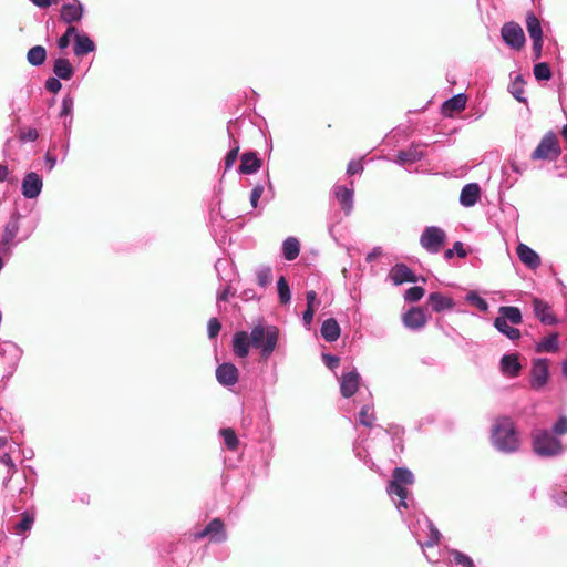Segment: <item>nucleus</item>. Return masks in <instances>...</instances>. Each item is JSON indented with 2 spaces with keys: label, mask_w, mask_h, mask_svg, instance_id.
Here are the masks:
<instances>
[{
  "label": "nucleus",
  "mask_w": 567,
  "mask_h": 567,
  "mask_svg": "<svg viewBox=\"0 0 567 567\" xmlns=\"http://www.w3.org/2000/svg\"><path fill=\"white\" fill-rule=\"evenodd\" d=\"M492 444L502 452L512 453L519 447V437L514 421L508 416L497 417L491 430Z\"/></svg>",
  "instance_id": "f257e3e1"
},
{
  "label": "nucleus",
  "mask_w": 567,
  "mask_h": 567,
  "mask_svg": "<svg viewBox=\"0 0 567 567\" xmlns=\"http://www.w3.org/2000/svg\"><path fill=\"white\" fill-rule=\"evenodd\" d=\"M250 340L251 346L259 350L261 359L267 360L277 347L279 329L276 326L258 323L251 329Z\"/></svg>",
  "instance_id": "f03ea898"
},
{
  "label": "nucleus",
  "mask_w": 567,
  "mask_h": 567,
  "mask_svg": "<svg viewBox=\"0 0 567 567\" xmlns=\"http://www.w3.org/2000/svg\"><path fill=\"white\" fill-rule=\"evenodd\" d=\"M560 152L558 137L555 133L548 132L543 136L539 144L532 153L530 158L533 161H556Z\"/></svg>",
  "instance_id": "7ed1b4c3"
},
{
  "label": "nucleus",
  "mask_w": 567,
  "mask_h": 567,
  "mask_svg": "<svg viewBox=\"0 0 567 567\" xmlns=\"http://www.w3.org/2000/svg\"><path fill=\"white\" fill-rule=\"evenodd\" d=\"M392 476V493L400 497L398 508H408V503L405 499L409 492L406 486H410L414 483V476L411 471L404 467L395 468Z\"/></svg>",
  "instance_id": "20e7f679"
},
{
  "label": "nucleus",
  "mask_w": 567,
  "mask_h": 567,
  "mask_svg": "<svg viewBox=\"0 0 567 567\" xmlns=\"http://www.w3.org/2000/svg\"><path fill=\"white\" fill-rule=\"evenodd\" d=\"M20 218L21 214L19 212H14L4 226L0 240V254L3 256H10L12 248L18 244V241H16V237L20 229Z\"/></svg>",
  "instance_id": "39448f33"
},
{
  "label": "nucleus",
  "mask_w": 567,
  "mask_h": 567,
  "mask_svg": "<svg viewBox=\"0 0 567 567\" xmlns=\"http://www.w3.org/2000/svg\"><path fill=\"white\" fill-rule=\"evenodd\" d=\"M534 451L540 456H553L561 451V443L547 431L534 434Z\"/></svg>",
  "instance_id": "423d86ee"
},
{
  "label": "nucleus",
  "mask_w": 567,
  "mask_h": 567,
  "mask_svg": "<svg viewBox=\"0 0 567 567\" xmlns=\"http://www.w3.org/2000/svg\"><path fill=\"white\" fill-rule=\"evenodd\" d=\"M361 377L357 370L346 372L340 378V392L343 398H351L358 393V399H370V392L360 390Z\"/></svg>",
  "instance_id": "0eeeda50"
},
{
  "label": "nucleus",
  "mask_w": 567,
  "mask_h": 567,
  "mask_svg": "<svg viewBox=\"0 0 567 567\" xmlns=\"http://www.w3.org/2000/svg\"><path fill=\"white\" fill-rule=\"evenodd\" d=\"M215 269L219 280L225 282L224 286H220L217 292V302L219 303L220 301H227L230 296H234L229 285L231 282V276H234V271L231 264L227 259H218L215 264Z\"/></svg>",
  "instance_id": "6e6552de"
},
{
  "label": "nucleus",
  "mask_w": 567,
  "mask_h": 567,
  "mask_svg": "<svg viewBox=\"0 0 567 567\" xmlns=\"http://www.w3.org/2000/svg\"><path fill=\"white\" fill-rule=\"evenodd\" d=\"M446 234L436 226H430L421 235V246L431 254H437L445 245Z\"/></svg>",
  "instance_id": "1a4fd4ad"
},
{
  "label": "nucleus",
  "mask_w": 567,
  "mask_h": 567,
  "mask_svg": "<svg viewBox=\"0 0 567 567\" xmlns=\"http://www.w3.org/2000/svg\"><path fill=\"white\" fill-rule=\"evenodd\" d=\"M504 42L516 51H520L526 42L522 27L516 22H506L501 30Z\"/></svg>",
  "instance_id": "9d476101"
},
{
  "label": "nucleus",
  "mask_w": 567,
  "mask_h": 567,
  "mask_svg": "<svg viewBox=\"0 0 567 567\" xmlns=\"http://www.w3.org/2000/svg\"><path fill=\"white\" fill-rule=\"evenodd\" d=\"M204 537H209L214 543L225 542L227 539V533L221 519L214 518L204 529L194 534L196 540L203 539Z\"/></svg>",
  "instance_id": "9b49d317"
},
{
  "label": "nucleus",
  "mask_w": 567,
  "mask_h": 567,
  "mask_svg": "<svg viewBox=\"0 0 567 567\" xmlns=\"http://www.w3.org/2000/svg\"><path fill=\"white\" fill-rule=\"evenodd\" d=\"M43 188L42 177L35 173H27L21 183V193L27 199H34L39 197Z\"/></svg>",
  "instance_id": "f8f14e48"
},
{
  "label": "nucleus",
  "mask_w": 567,
  "mask_h": 567,
  "mask_svg": "<svg viewBox=\"0 0 567 567\" xmlns=\"http://www.w3.org/2000/svg\"><path fill=\"white\" fill-rule=\"evenodd\" d=\"M84 6L80 0H71L62 4L60 10V19L64 23L72 25L75 22H80L84 16Z\"/></svg>",
  "instance_id": "ddd939ff"
},
{
  "label": "nucleus",
  "mask_w": 567,
  "mask_h": 567,
  "mask_svg": "<svg viewBox=\"0 0 567 567\" xmlns=\"http://www.w3.org/2000/svg\"><path fill=\"white\" fill-rule=\"evenodd\" d=\"M548 361L546 359H536L530 369V386L535 390L542 389L548 381Z\"/></svg>",
  "instance_id": "4468645a"
},
{
  "label": "nucleus",
  "mask_w": 567,
  "mask_h": 567,
  "mask_svg": "<svg viewBox=\"0 0 567 567\" xmlns=\"http://www.w3.org/2000/svg\"><path fill=\"white\" fill-rule=\"evenodd\" d=\"M332 194L339 202L344 214L350 215L353 209V182L350 183L349 187L343 185H334L332 188Z\"/></svg>",
  "instance_id": "2eb2a0df"
},
{
  "label": "nucleus",
  "mask_w": 567,
  "mask_h": 567,
  "mask_svg": "<svg viewBox=\"0 0 567 567\" xmlns=\"http://www.w3.org/2000/svg\"><path fill=\"white\" fill-rule=\"evenodd\" d=\"M403 324L411 330H419L427 323V316L422 307H412L402 316Z\"/></svg>",
  "instance_id": "dca6fc26"
},
{
  "label": "nucleus",
  "mask_w": 567,
  "mask_h": 567,
  "mask_svg": "<svg viewBox=\"0 0 567 567\" xmlns=\"http://www.w3.org/2000/svg\"><path fill=\"white\" fill-rule=\"evenodd\" d=\"M421 280L422 282H426L424 277H419L414 274V271L409 268L405 264H396L392 267V284L394 285H403L405 282H417Z\"/></svg>",
  "instance_id": "f3484780"
},
{
  "label": "nucleus",
  "mask_w": 567,
  "mask_h": 567,
  "mask_svg": "<svg viewBox=\"0 0 567 567\" xmlns=\"http://www.w3.org/2000/svg\"><path fill=\"white\" fill-rule=\"evenodd\" d=\"M238 369L233 363H223L216 369V379L224 386H233L238 382Z\"/></svg>",
  "instance_id": "a211bd4d"
},
{
  "label": "nucleus",
  "mask_w": 567,
  "mask_h": 567,
  "mask_svg": "<svg viewBox=\"0 0 567 567\" xmlns=\"http://www.w3.org/2000/svg\"><path fill=\"white\" fill-rule=\"evenodd\" d=\"M251 346L250 334L246 331H237L233 337V351L238 358H246Z\"/></svg>",
  "instance_id": "6ab92c4d"
},
{
  "label": "nucleus",
  "mask_w": 567,
  "mask_h": 567,
  "mask_svg": "<svg viewBox=\"0 0 567 567\" xmlns=\"http://www.w3.org/2000/svg\"><path fill=\"white\" fill-rule=\"evenodd\" d=\"M499 368L503 374L515 378L520 373L522 364L517 353L505 354L501 359Z\"/></svg>",
  "instance_id": "aec40b11"
},
{
  "label": "nucleus",
  "mask_w": 567,
  "mask_h": 567,
  "mask_svg": "<svg viewBox=\"0 0 567 567\" xmlns=\"http://www.w3.org/2000/svg\"><path fill=\"white\" fill-rule=\"evenodd\" d=\"M533 309L535 316L545 324L551 326L556 323V317L547 302L542 299L535 298L533 300Z\"/></svg>",
  "instance_id": "412c9836"
},
{
  "label": "nucleus",
  "mask_w": 567,
  "mask_h": 567,
  "mask_svg": "<svg viewBox=\"0 0 567 567\" xmlns=\"http://www.w3.org/2000/svg\"><path fill=\"white\" fill-rule=\"evenodd\" d=\"M519 260L530 269H536L540 265L539 256L527 245L519 244L516 249Z\"/></svg>",
  "instance_id": "4be33fe9"
},
{
  "label": "nucleus",
  "mask_w": 567,
  "mask_h": 567,
  "mask_svg": "<svg viewBox=\"0 0 567 567\" xmlns=\"http://www.w3.org/2000/svg\"><path fill=\"white\" fill-rule=\"evenodd\" d=\"M481 197V188L477 184H466L461 192L460 202L465 207H471L477 203Z\"/></svg>",
  "instance_id": "5701e85b"
},
{
  "label": "nucleus",
  "mask_w": 567,
  "mask_h": 567,
  "mask_svg": "<svg viewBox=\"0 0 567 567\" xmlns=\"http://www.w3.org/2000/svg\"><path fill=\"white\" fill-rule=\"evenodd\" d=\"M429 305L432 307L434 312H442L444 310L452 309L455 303L452 298L442 295L441 292H432L427 298Z\"/></svg>",
  "instance_id": "b1692460"
},
{
  "label": "nucleus",
  "mask_w": 567,
  "mask_h": 567,
  "mask_svg": "<svg viewBox=\"0 0 567 567\" xmlns=\"http://www.w3.org/2000/svg\"><path fill=\"white\" fill-rule=\"evenodd\" d=\"M465 105L466 96L464 94H457L443 103L442 113L445 116L452 117L454 113L463 111Z\"/></svg>",
  "instance_id": "393cba45"
},
{
  "label": "nucleus",
  "mask_w": 567,
  "mask_h": 567,
  "mask_svg": "<svg viewBox=\"0 0 567 567\" xmlns=\"http://www.w3.org/2000/svg\"><path fill=\"white\" fill-rule=\"evenodd\" d=\"M423 157V151L420 146L412 145L408 150L400 151L395 162L400 165H411Z\"/></svg>",
  "instance_id": "a878e982"
},
{
  "label": "nucleus",
  "mask_w": 567,
  "mask_h": 567,
  "mask_svg": "<svg viewBox=\"0 0 567 567\" xmlns=\"http://www.w3.org/2000/svg\"><path fill=\"white\" fill-rule=\"evenodd\" d=\"M95 50L94 42L86 34H79L76 32L74 39L73 52L76 56H83Z\"/></svg>",
  "instance_id": "bb28decb"
},
{
  "label": "nucleus",
  "mask_w": 567,
  "mask_h": 567,
  "mask_svg": "<svg viewBox=\"0 0 567 567\" xmlns=\"http://www.w3.org/2000/svg\"><path fill=\"white\" fill-rule=\"evenodd\" d=\"M73 105L74 101L71 95H65L61 103L60 118L63 120V125L66 133L70 132L72 125V114H73Z\"/></svg>",
  "instance_id": "cd10ccee"
},
{
  "label": "nucleus",
  "mask_w": 567,
  "mask_h": 567,
  "mask_svg": "<svg viewBox=\"0 0 567 567\" xmlns=\"http://www.w3.org/2000/svg\"><path fill=\"white\" fill-rule=\"evenodd\" d=\"M321 336L328 342H334L340 337V327L336 319L329 318L322 322Z\"/></svg>",
  "instance_id": "c85d7f7f"
},
{
  "label": "nucleus",
  "mask_w": 567,
  "mask_h": 567,
  "mask_svg": "<svg viewBox=\"0 0 567 567\" xmlns=\"http://www.w3.org/2000/svg\"><path fill=\"white\" fill-rule=\"evenodd\" d=\"M362 406L359 411L358 422L359 424L371 427L375 420L373 406L371 404V398L367 400V398L362 399Z\"/></svg>",
  "instance_id": "c756f323"
},
{
  "label": "nucleus",
  "mask_w": 567,
  "mask_h": 567,
  "mask_svg": "<svg viewBox=\"0 0 567 567\" xmlns=\"http://www.w3.org/2000/svg\"><path fill=\"white\" fill-rule=\"evenodd\" d=\"M260 166L261 162L255 153H245L241 156L239 172L243 174H254L260 168Z\"/></svg>",
  "instance_id": "7c9ffc66"
},
{
  "label": "nucleus",
  "mask_w": 567,
  "mask_h": 567,
  "mask_svg": "<svg viewBox=\"0 0 567 567\" xmlns=\"http://www.w3.org/2000/svg\"><path fill=\"white\" fill-rule=\"evenodd\" d=\"M231 125H233V122H229L228 127H227L228 135H229L231 142H230V148H229L228 153L226 154L225 161H224L225 171H228L233 167V165L235 164V162L237 159L238 153H239V143H238V141H236L234 138V135L231 132Z\"/></svg>",
  "instance_id": "2f4dec72"
},
{
  "label": "nucleus",
  "mask_w": 567,
  "mask_h": 567,
  "mask_svg": "<svg viewBox=\"0 0 567 567\" xmlns=\"http://www.w3.org/2000/svg\"><path fill=\"white\" fill-rule=\"evenodd\" d=\"M53 72L56 78L62 80H69L72 78L74 70L68 59L59 58L54 61Z\"/></svg>",
  "instance_id": "473e14b6"
},
{
  "label": "nucleus",
  "mask_w": 567,
  "mask_h": 567,
  "mask_svg": "<svg viewBox=\"0 0 567 567\" xmlns=\"http://www.w3.org/2000/svg\"><path fill=\"white\" fill-rule=\"evenodd\" d=\"M498 312L499 316L496 319H504L506 323L509 321L513 324H519L523 321L520 310L517 307L503 306Z\"/></svg>",
  "instance_id": "72a5a7b5"
},
{
  "label": "nucleus",
  "mask_w": 567,
  "mask_h": 567,
  "mask_svg": "<svg viewBox=\"0 0 567 567\" xmlns=\"http://www.w3.org/2000/svg\"><path fill=\"white\" fill-rule=\"evenodd\" d=\"M300 252V244L296 237H288L282 243L284 258L288 261L295 260Z\"/></svg>",
  "instance_id": "f704fd0d"
},
{
  "label": "nucleus",
  "mask_w": 567,
  "mask_h": 567,
  "mask_svg": "<svg viewBox=\"0 0 567 567\" xmlns=\"http://www.w3.org/2000/svg\"><path fill=\"white\" fill-rule=\"evenodd\" d=\"M526 28L533 41L543 39L540 22L533 12H528L526 16Z\"/></svg>",
  "instance_id": "c9c22d12"
},
{
  "label": "nucleus",
  "mask_w": 567,
  "mask_h": 567,
  "mask_svg": "<svg viewBox=\"0 0 567 567\" xmlns=\"http://www.w3.org/2000/svg\"><path fill=\"white\" fill-rule=\"evenodd\" d=\"M47 51L42 45L32 47L27 54V60L31 65L39 66L44 63Z\"/></svg>",
  "instance_id": "e433bc0d"
},
{
  "label": "nucleus",
  "mask_w": 567,
  "mask_h": 567,
  "mask_svg": "<svg viewBox=\"0 0 567 567\" xmlns=\"http://www.w3.org/2000/svg\"><path fill=\"white\" fill-rule=\"evenodd\" d=\"M558 334L551 333L543 339L537 346V352H556L558 350Z\"/></svg>",
  "instance_id": "4c0bfd02"
},
{
  "label": "nucleus",
  "mask_w": 567,
  "mask_h": 567,
  "mask_svg": "<svg viewBox=\"0 0 567 567\" xmlns=\"http://www.w3.org/2000/svg\"><path fill=\"white\" fill-rule=\"evenodd\" d=\"M257 284L261 288H267L272 281V270L269 266H259L256 269Z\"/></svg>",
  "instance_id": "58836bf2"
},
{
  "label": "nucleus",
  "mask_w": 567,
  "mask_h": 567,
  "mask_svg": "<svg viewBox=\"0 0 567 567\" xmlns=\"http://www.w3.org/2000/svg\"><path fill=\"white\" fill-rule=\"evenodd\" d=\"M494 326L499 332L505 334L511 340H517L520 338V331L508 326V322L506 323L504 319H495Z\"/></svg>",
  "instance_id": "ea45409f"
},
{
  "label": "nucleus",
  "mask_w": 567,
  "mask_h": 567,
  "mask_svg": "<svg viewBox=\"0 0 567 567\" xmlns=\"http://www.w3.org/2000/svg\"><path fill=\"white\" fill-rule=\"evenodd\" d=\"M277 291L279 300L282 305H287L291 300L290 287L284 276H281L277 281Z\"/></svg>",
  "instance_id": "a19ab883"
},
{
  "label": "nucleus",
  "mask_w": 567,
  "mask_h": 567,
  "mask_svg": "<svg viewBox=\"0 0 567 567\" xmlns=\"http://www.w3.org/2000/svg\"><path fill=\"white\" fill-rule=\"evenodd\" d=\"M425 295V289L421 286H413L405 290L403 298L406 302H417Z\"/></svg>",
  "instance_id": "79ce46f5"
},
{
  "label": "nucleus",
  "mask_w": 567,
  "mask_h": 567,
  "mask_svg": "<svg viewBox=\"0 0 567 567\" xmlns=\"http://www.w3.org/2000/svg\"><path fill=\"white\" fill-rule=\"evenodd\" d=\"M220 435L224 440L225 445L228 450H236L238 446V439L235 432L231 429H223L220 430Z\"/></svg>",
  "instance_id": "37998d69"
},
{
  "label": "nucleus",
  "mask_w": 567,
  "mask_h": 567,
  "mask_svg": "<svg viewBox=\"0 0 567 567\" xmlns=\"http://www.w3.org/2000/svg\"><path fill=\"white\" fill-rule=\"evenodd\" d=\"M534 75L538 81L549 80L551 78V71L547 63L540 62L534 66Z\"/></svg>",
  "instance_id": "c03bdc74"
},
{
  "label": "nucleus",
  "mask_w": 567,
  "mask_h": 567,
  "mask_svg": "<svg viewBox=\"0 0 567 567\" xmlns=\"http://www.w3.org/2000/svg\"><path fill=\"white\" fill-rule=\"evenodd\" d=\"M76 31L75 27L69 25L65 33L58 39V47L61 50L66 49L70 45L71 38H75Z\"/></svg>",
  "instance_id": "a18cd8bd"
},
{
  "label": "nucleus",
  "mask_w": 567,
  "mask_h": 567,
  "mask_svg": "<svg viewBox=\"0 0 567 567\" xmlns=\"http://www.w3.org/2000/svg\"><path fill=\"white\" fill-rule=\"evenodd\" d=\"M466 299L481 311L485 312L488 310V303L486 300L481 298L476 292H470Z\"/></svg>",
  "instance_id": "49530a36"
},
{
  "label": "nucleus",
  "mask_w": 567,
  "mask_h": 567,
  "mask_svg": "<svg viewBox=\"0 0 567 567\" xmlns=\"http://www.w3.org/2000/svg\"><path fill=\"white\" fill-rule=\"evenodd\" d=\"M452 556H453L454 561L457 565H461L463 567H473V560L467 555H465L458 550H453Z\"/></svg>",
  "instance_id": "de8ad7c7"
},
{
  "label": "nucleus",
  "mask_w": 567,
  "mask_h": 567,
  "mask_svg": "<svg viewBox=\"0 0 567 567\" xmlns=\"http://www.w3.org/2000/svg\"><path fill=\"white\" fill-rule=\"evenodd\" d=\"M221 329V324L217 318H212L207 324V333L209 339H215Z\"/></svg>",
  "instance_id": "09e8293b"
},
{
  "label": "nucleus",
  "mask_w": 567,
  "mask_h": 567,
  "mask_svg": "<svg viewBox=\"0 0 567 567\" xmlns=\"http://www.w3.org/2000/svg\"><path fill=\"white\" fill-rule=\"evenodd\" d=\"M354 453L355 455L361 458L370 468L374 470L375 472L380 473L381 475H383L381 472H380V468L379 466H377V464L372 461V460H368V456H369V453H367V455H363V451L361 450V447L359 445H355L354 446Z\"/></svg>",
  "instance_id": "8fccbe9b"
},
{
  "label": "nucleus",
  "mask_w": 567,
  "mask_h": 567,
  "mask_svg": "<svg viewBox=\"0 0 567 567\" xmlns=\"http://www.w3.org/2000/svg\"><path fill=\"white\" fill-rule=\"evenodd\" d=\"M33 520H34L33 517H31L27 513L23 514L21 520L16 526L17 532L22 533V532H27V530L31 529Z\"/></svg>",
  "instance_id": "3c124183"
},
{
  "label": "nucleus",
  "mask_w": 567,
  "mask_h": 567,
  "mask_svg": "<svg viewBox=\"0 0 567 567\" xmlns=\"http://www.w3.org/2000/svg\"><path fill=\"white\" fill-rule=\"evenodd\" d=\"M264 190H265V186L262 184H258L252 188L251 194H250V204L254 208H256L258 206V202H259L261 195L264 194Z\"/></svg>",
  "instance_id": "603ef678"
},
{
  "label": "nucleus",
  "mask_w": 567,
  "mask_h": 567,
  "mask_svg": "<svg viewBox=\"0 0 567 567\" xmlns=\"http://www.w3.org/2000/svg\"><path fill=\"white\" fill-rule=\"evenodd\" d=\"M441 534L432 524L430 526V536L429 539L424 543L426 547H433L440 543Z\"/></svg>",
  "instance_id": "864d4df0"
},
{
  "label": "nucleus",
  "mask_w": 567,
  "mask_h": 567,
  "mask_svg": "<svg viewBox=\"0 0 567 567\" xmlns=\"http://www.w3.org/2000/svg\"><path fill=\"white\" fill-rule=\"evenodd\" d=\"M363 172V164L361 159H352L347 167V174L352 176Z\"/></svg>",
  "instance_id": "5fc2aeb1"
},
{
  "label": "nucleus",
  "mask_w": 567,
  "mask_h": 567,
  "mask_svg": "<svg viewBox=\"0 0 567 567\" xmlns=\"http://www.w3.org/2000/svg\"><path fill=\"white\" fill-rule=\"evenodd\" d=\"M553 431L557 435L567 433V416H560L553 426Z\"/></svg>",
  "instance_id": "6e6d98bb"
},
{
  "label": "nucleus",
  "mask_w": 567,
  "mask_h": 567,
  "mask_svg": "<svg viewBox=\"0 0 567 567\" xmlns=\"http://www.w3.org/2000/svg\"><path fill=\"white\" fill-rule=\"evenodd\" d=\"M62 87V84L60 82V79L59 78H49L47 81H45V89L49 91V92H52V93H56L61 90Z\"/></svg>",
  "instance_id": "4d7b16f0"
},
{
  "label": "nucleus",
  "mask_w": 567,
  "mask_h": 567,
  "mask_svg": "<svg viewBox=\"0 0 567 567\" xmlns=\"http://www.w3.org/2000/svg\"><path fill=\"white\" fill-rule=\"evenodd\" d=\"M322 360H323L324 364L330 370H334L339 365V362H340V360L337 355H332V354H328V353L322 354Z\"/></svg>",
  "instance_id": "13d9d810"
},
{
  "label": "nucleus",
  "mask_w": 567,
  "mask_h": 567,
  "mask_svg": "<svg viewBox=\"0 0 567 567\" xmlns=\"http://www.w3.org/2000/svg\"><path fill=\"white\" fill-rule=\"evenodd\" d=\"M39 133L35 128H28L27 131L21 132L20 138L27 142H33L38 140Z\"/></svg>",
  "instance_id": "bf43d9fd"
},
{
  "label": "nucleus",
  "mask_w": 567,
  "mask_h": 567,
  "mask_svg": "<svg viewBox=\"0 0 567 567\" xmlns=\"http://www.w3.org/2000/svg\"><path fill=\"white\" fill-rule=\"evenodd\" d=\"M4 347L6 348H0V355H4L7 351L13 350L16 352V358L20 359L22 351L16 343L6 342Z\"/></svg>",
  "instance_id": "052dcab7"
},
{
  "label": "nucleus",
  "mask_w": 567,
  "mask_h": 567,
  "mask_svg": "<svg viewBox=\"0 0 567 567\" xmlns=\"http://www.w3.org/2000/svg\"><path fill=\"white\" fill-rule=\"evenodd\" d=\"M44 162H45L48 172H51L56 165V157L54 155H52L50 151H48L44 156Z\"/></svg>",
  "instance_id": "680f3d73"
},
{
  "label": "nucleus",
  "mask_w": 567,
  "mask_h": 567,
  "mask_svg": "<svg viewBox=\"0 0 567 567\" xmlns=\"http://www.w3.org/2000/svg\"><path fill=\"white\" fill-rule=\"evenodd\" d=\"M315 316V309L311 307H307V309L302 313V320L306 326H310Z\"/></svg>",
  "instance_id": "e2e57ef3"
},
{
  "label": "nucleus",
  "mask_w": 567,
  "mask_h": 567,
  "mask_svg": "<svg viewBox=\"0 0 567 567\" xmlns=\"http://www.w3.org/2000/svg\"><path fill=\"white\" fill-rule=\"evenodd\" d=\"M543 39L533 41L534 59L538 60L542 56Z\"/></svg>",
  "instance_id": "0e129e2a"
},
{
  "label": "nucleus",
  "mask_w": 567,
  "mask_h": 567,
  "mask_svg": "<svg viewBox=\"0 0 567 567\" xmlns=\"http://www.w3.org/2000/svg\"><path fill=\"white\" fill-rule=\"evenodd\" d=\"M452 249L454 250V254H456L460 258H465L467 255V252L464 249L463 244L461 241L454 243Z\"/></svg>",
  "instance_id": "69168bd1"
},
{
  "label": "nucleus",
  "mask_w": 567,
  "mask_h": 567,
  "mask_svg": "<svg viewBox=\"0 0 567 567\" xmlns=\"http://www.w3.org/2000/svg\"><path fill=\"white\" fill-rule=\"evenodd\" d=\"M382 255V249L380 247H374L372 249V251H370L368 255H367V261L368 262H372L374 261L378 257H380Z\"/></svg>",
  "instance_id": "338daca9"
},
{
  "label": "nucleus",
  "mask_w": 567,
  "mask_h": 567,
  "mask_svg": "<svg viewBox=\"0 0 567 567\" xmlns=\"http://www.w3.org/2000/svg\"><path fill=\"white\" fill-rule=\"evenodd\" d=\"M0 462H1L2 464L7 465V466H8V467H10V468H14V467H16V465H14V463H13V461H12V458H11L10 454H9V453H7V452H6V453H3V454L0 456Z\"/></svg>",
  "instance_id": "774afa93"
}]
</instances>
